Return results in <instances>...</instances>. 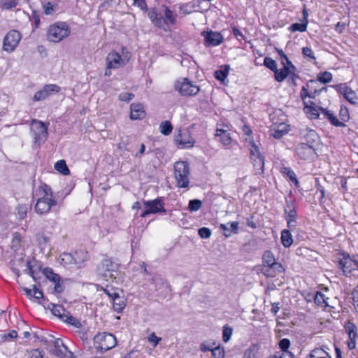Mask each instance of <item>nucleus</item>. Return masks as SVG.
I'll return each mask as SVG.
<instances>
[{
	"label": "nucleus",
	"instance_id": "obj_1",
	"mask_svg": "<svg viewBox=\"0 0 358 358\" xmlns=\"http://www.w3.org/2000/svg\"><path fill=\"white\" fill-rule=\"evenodd\" d=\"M32 198L36 201L35 211L39 215L48 213L57 205L50 187L45 183L34 189Z\"/></svg>",
	"mask_w": 358,
	"mask_h": 358
},
{
	"label": "nucleus",
	"instance_id": "obj_2",
	"mask_svg": "<svg viewBox=\"0 0 358 358\" xmlns=\"http://www.w3.org/2000/svg\"><path fill=\"white\" fill-rule=\"evenodd\" d=\"M70 27L66 22H57L50 24L46 31L47 40L52 43H59L70 34Z\"/></svg>",
	"mask_w": 358,
	"mask_h": 358
},
{
	"label": "nucleus",
	"instance_id": "obj_3",
	"mask_svg": "<svg viewBox=\"0 0 358 358\" xmlns=\"http://www.w3.org/2000/svg\"><path fill=\"white\" fill-rule=\"evenodd\" d=\"M97 271L99 275L106 281L113 282L120 274L117 270V265L108 259L102 261L99 265Z\"/></svg>",
	"mask_w": 358,
	"mask_h": 358
},
{
	"label": "nucleus",
	"instance_id": "obj_4",
	"mask_svg": "<svg viewBox=\"0 0 358 358\" xmlns=\"http://www.w3.org/2000/svg\"><path fill=\"white\" fill-rule=\"evenodd\" d=\"M174 170L178 187L180 188L187 187L189 182V167L188 163L184 161L177 162L174 164Z\"/></svg>",
	"mask_w": 358,
	"mask_h": 358
},
{
	"label": "nucleus",
	"instance_id": "obj_5",
	"mask_svg": "<svg viewBox=\"0 0 358 358\" xmlns=\"http://www.w3.org/2000/svg\"><path fill=\"white\" fill-rule=\"evenodd\" d=\"M94 345L97 350L107 351L115 346L116 338L112 334L99 333L94 337Z\"/></svg>",
	"mask_w": 358,
	"mask_h": 358
},
{
	"label": "nucleus",
	"instance_id": "obj_6",
	"mask_svg": "<svg viewBox=\"0 0 358 358\" xmlns=\"http://www.w3.org/2000/svg\"><path fill=\"white\" fill-rule=\"evenodd\" d=\"M48 125L37 120H32L31 130L34 134L35 143L40 145L45 141L48 136Z\"/></svg>",
	"mask_w": 358,
	"mask_h": 358
},
{
	"label": "nucleus",
	"instance_id": "obj_7",
	"mask_svg": "<svg viewBox=\"0 0 358 358\" xmlns=\"http://www.w3.org/2000/svg\"><path fill=\"white\" fill-rule=\"evenodd\" d=\"M130 56L127 52H123V55L121 56L116 51H112L109 52L106 57V65H108V68H113L115 69L124 66L129 61Z\"/></svg>",
	"mask_w": 358,
	"mask_h": 358
},
{
	"label": "nucleus",
	"instance_id": "obj_8",
	"mask_svg": "<svg viewBox=\"0 0 358 358\" xmlns=\"http://www.w3.org/2000/svg\"><path fill=\"white\" fill-rule=\"evenodd\" d=\"M176 90L182 96H194L199 92V87L194 85L187 78L178 80L175 84Z\"/></svg>",
	"mask_w": 358,
	"mask_h": 358
},
{
	"label": "nucleus",
	"instance_id": "obj_9",
	"mask_svg": "<svg viewBox=\"0 0 358 358\" xmlns=\"http://www.w3.org/2000/svg\"><path fill=\"white\" fill-rule=\"evenodd\" d=\"M49 308L51 310L52 314L59 317L64 322H66L71 325L78 327L79 322L70 313L66 311L62 306L50 303Z\"/></svg>",
	"mask_w": 358,
	"mask_h": 358
},
{
	"label": "nucleus",
	"instance_id": "obj_10",
	"mask_svg": "<svg viewBox=\"0 0 358 358\" xmlns=\"http://www.w3.org/2000/svg\"><path fill=\"white\" fill-rule=\"evenodd\" d=\"M21 40V34L17 30L9 31L3 38V49L6 52H12L17 47Z\"/></svg>",
	"mask_w": 358,
	"mask_h": 358
},
{
	"label": "nucleus",
	"instance_id": "obj_11",
	"mask_svg": "<svg viewBox=\"0 0 358 358\" xmlns=\"http://www.w3.org/2000/svg\"><path fill=\"white\" fill-rule=\"evenodd\" d=\"M144 205L146 210L141 213V216L142 217H145L149 214H155L159 212L166 213V210L164 208V203L162 198L144 201Z\"/></svg>",
	"mask_w": 358,
	"mask_h": 358
},
{
	"label": "nucleus",
	"instance_id": "obj_12",
	"mask_svg": "<svg viewBox=\"0 0 358 358\" xmlns=\"http://www.w3.org/2000/svg\"><path fill=\"white\" fill-rule=\"evenodd\" d=\"M339 268L343 270L345 275L351 273L353 270L358 269V256H344L339 261Z\"/></svg>",
	"mask_w": 358,
	"mask_h": 358
},
{
	"label": "nucleus",
	"instance_id": "obj_13",
	"mask_svg": "<svg viewBox=\"0 0 358 358\" xmlns=\"http://www.w3.org/2000/svg\"><path fill=\"white\" fill-rule=\"evenodd\" d=\"M285 271V268L280 262H275L261 266L260 272L266 278H274Z\"/></svg>",
	"mask_w": 358,
	"mask_h": 358
},
{
	"label": "nucleus",
	"instance_id": "obj_14",
	"mask_svg": "<svg viewBox=\"0 0 358 358\" xmlns=\"http://www.w3.org/2000/svg\"><path fill=\"white\" fill-rule=\"evenodd\" d=\"M60 87L55 84L45 85L43 89L37 91L34 96V101L44 100L53 94L59 92Z\"/></svg>",
	"mask_w": 358,
	"mask_h": 358
},
{
	"label": "nucleus",
	"instance_id": "obj_15",
	"mask_svg": "<svg viewBox=\"0 0 358 358\" xmlns=\"http://www.w3.org/2000/svg\"><path fill=\"white\" fill-rule=\"evenodd\" d=\"M54 354L60 358H75L72 352L68 350L60 338L53 341Z\"/></svg>",
	"mask_w": 358,
	"mask_h": 358
},
{
	"label": "nucleus",
	"instance_id": "obj_16",
	"mask_svg": "<svg viewBox=\"0 0 358 358\" xmlns=\"http://www.w3.org/2000/svg\"><path fill=\"white\" fill-rule=\"evenodd\" d=\"M201 35L204 37L206 46H216L221 44L223 41L222 35L217 31H203Z\"/></svg>",
	"mask_w": 358,
	"mask_h": 358
},
{
	"label": "nucleus",
	"instance_id": "obj_17",
	"mask_svg": "<svg viewBox=\"0 0 358 358\" xmlns=\"http://www.w3.org/2000/svg\"><path fill=\"white\" fill-rule=\"evenodd\" d=\"M175 141L178 146L180 148H192L194 143V141L190 136L189 132L178 131V134L175 136Z\"/></svg>",
	"mask_w": 358,
	"mask_h": 358
},
{
	"label": "nucleus",
	"instance_id": "obj_18",
	"mask_svg": "<svg viewBox=\"0 0 358 358\" xmlns=\"http://www.w3.org/2000/svg\"><path fill=\"white\" fill-rule=\"evenodd\" d=\"M337 90L350 103L355 105L357 103L358 97L355 92L349 87L345 83L338 85L337 86Z\"/></svg>",
	"mask_w": 358,
	"mask_h": 358
},
{
	"label": "nucleus",
	"instance_id": "obj_19",
	"mask_svg": "<svg viewBox=\"0 0 358 358\" xmlns=\"http://www.w3.org/2000/svg\"><path fill=\"white\" fill-rule=\"evenodd\" d=\"M295 150L297 155L303 159H308L315 154V147L305 143L298 144Z\"/></svg>",
	"mask_w": 358,
	"mask_h": 358
},
{
	"label": "nucleus",
	"instance_id": "obj_20",
	"mask_svg": "<svg viewBox=\"0 0 358 358\" xmlns=\"http://www.w3.org/2000/svg\"><path fill=\"white\" fill-rule=\"evenodd\" d=\"M44 275L50 281L55 283L54 291L57 293H61L63 291V287L60 284V277L58 274L54 273L52 268H45L43 271Z\"/></svg>",
	"mask_w": 358,
	"mask_h": 358
},
{
	"label": "nucleus",
	"instance_id": "obj_21",
	"mask_svg": "<svg viewBox=\"0 0 358 358\" xmlns=\"http://www.w3.org/2000/svg\"><path fill=\"white\" fill-rule=\"evenodd\" d=\"M148 17L155 26L164 30L166 29L167 22L166 20L163 17L162 13L156 9H151L148 13Z\"/></svg>",
	"mask_w": 358,
	"mask_h": 358
},
{
	"label": "nucleus",
	"instance_id": "obj_22",
	"mask_svg": "<svg viewBox=\"0 0 358 358\" xmlns=\"http://www.w3.org/2000/svg\"><path fill=\"white\" fill-rule=\"evenodd\" d=\"M300 135L306 141L305 143H307L313 147H315V143L319 138V136L315 130L307 127L300 130Z\"/></svg>",
	"mask_w": 358,
	"mask_h": 358
},
{
	"label": "nucleus",
	"instance_id": "obj_23",
	"mask_svg": "<svg viewBox=\"0 0 358 358\" xmlns=\"http://www.w3.org/2000/svg\"><path fill=\"white\" fill-rule=\"evenodd\" d=\"M145 115L144 107L141 103H132L130 106V118L131 120H141Z\"/></svg>",
	"mask_w": 358,
	"mask_h": 358
},
{
	"label": "nucleus",
	"instance_id": "obj_24",
	"mask_svg": "<svg viewBox=\"0 0 358 358\" xmlns=\"http://www.w3.org/2000/svg\"><path fill=\"white\" fill-rule=\"evenodd\" d=\"M238 222H233L228 224H221L220 229L223 231V235L228 238L231 236L232 234H236L238 232Z\"/></svg>",
	"mask_w": 358,
	"mask_h": 358
},
{
	"label": "nucleus",
	"instance_id": "obj_25",
	"mask_svg": "<svg viewBox=\"0 0 358 358\" xmlns=\"http://www.w3.org/2000/svg\"><path fill=\"white\" fill-rule=\"evenodd\" d=\"M150 287L149 290L150 292H157L167 285L166 282L162 278L158 276H153L150 283Z\"/></svg>",
	"mask_w": 358,
	"mask_h": 358
},
{
	"label": "nucleus",
	"instance_id": "obj_26",
	"mask_svg": "<svg viewBox=\"0 0 358 358\" xmlns=\"http://www.w3.org/2000/svg\"><path fill=\"white\" fill-rule=\"evenodd\" d=\"M73 255L74 264L78 267H80L90 257L88 252L83 250L76 251Z\"/></svg>",
	"mask_w": 358,
	"mask_h": 358
},
{
	"label": "nucleus",
	"instance_id": "obj_27",
	"mask_svg": "<svg viewBox=\"0 0 358 358\" xmlns=\"http://www.w3.org/2000/svg\"><path fill=\"white\" fill-rule=\"evenodd\" d=\"M289 127L285 124H281L278 128H273L270 130L271 136L276 139H279L289 131Z\"/></svg>",
	"mask_w": 358,
	"mask_h": 358
},
{
	"label": "nucleus",
	"instance_id": "obj_28",
	"mask_svg": "<svg viewBox=\"0 0 358 358\" xmlns=\"http://www.w3.org/2000/svg\"><path fill=\"white\" fill-rule=\"evenodd\" d=\"M215 136L219 138V141L224 145H229L231 142V138L229 136V134L227 130L223 129L217 128L216 129Z\"/></svg>",
	"mask_w": 358,
	"mask_h": 358
},
{
	"label": "nucleus",
	"instance_id": "obj_29",
	"mask_svg": "<svg viewBox=\"0 0 358 358\" xmlns=\"http://www.w3.org/2000/svg\"><path fill=\"white\" fill-rule=\"evenodd\" d=\"M113 296V308L115 311L120 313L126 306L124 299L118 294H114Z\"/></svg>",
	"mask_w": 358,
	"mask_h": 358
},
{
	"label": "nucleus",
	"instance_id": "obj_30",
	"mask_svg": "<svg viewBox=\"0 0 358 358\" xmlns=\"http://www.w3.org/2000/svg\"><path fill=\"white\" fill-rule=\"evenodd\" d=\"M321 112L324 115V117L328 119L333 125L336 127H341L344 125V124L339 121L335 114L331 111L324 108H321Z\"/></svg>",
	"mask_w": 358,
	"mask_h": 358
},
{
	"label": "nucleus",
	"instance_id": "obj_31",
	"mask_svg": "<svg viewBox=\"0 0 358 358\" xmlns=\"http://www.w3.org/2000/svg\"><path fill=\"white\" fill-rule=\"evenodd\" d=\"M283 67L280 69H276L275 72V78L278 82L283 81L289 73L290 65L286 66L284 62H282Z\"/></svg>",
	"mask_w": 358,
	"mask_h": 358
},
{
	"label": "nucleus",
	"instance_id": "obj_32",
	"mask_svg": "<svg viewBox=\"0 0 358 358\" xmlns=\"http://www.w3.org/2000/svg\"><path fill=\"white\" fill-rule=\"evenodd\" d=\"M281 243L285 248H289L293 243L292 236L289 229H283L281 231Z\"/></svg>",
	"mask_w": 358,
	"mask_h": 358
},
{
	"label": "nucleus",
	"instance_id": "obj_33",
	"mask_svg": "<svg viewBox=\"0 0 358 358\" xmlns=\"http://www.w3.org/2000/svg\"><path fill=\"white\" fill-rule=\"evenodd\" d=\"M321 107H317L314 104L311 106L304 107L303 110L310 118L316 119L320 115L319 111H321Z\"/></svg>",
	"mask_w": 358,
	"mask_h": 358
},
{
	"label": "nucleus",
	"instance_id": "obj_34",
	"mask_svg": "<svg viewBox=\"0 0 358 358\" xmlns=\"http://www.w3.org/2000/svg\"><path fill=\"white\" fill-rule=\"evenodd\" d=\"M230 66L229 65H223L220 69L215 72V77L217 80L222 82L227 77Z\"/></svg>",
	"mask_w": 358,
	"mask_h": 358
},
{
	"label": "nucleus",
	"instance_id": "obj_35",
	"mask_svg": "<svg viewBox=\"0 0 358 358\" xmlns=\"http://www.w3.org/2000/svg\"><path fill=\"white\" fill-rule=\"evenodd\" d=\"M328 298L326 297L322 293L320 292H317L314 296V301L315 304L322 307H327L329 306Z\"/></svg>",
	"mask_w": 358,
	"mask_h": 358
},
{
	"label": "nucleus",
	"instance_id": "obj_36",
	"mask_svg": "<svg viewBox=\"0 0 358 358\" xmlns=\"http://www.w3.org/2000/svg\"><path fill=\"white\" fill-rule=\"evenodd\" d=\"M345 331L348 333L350 340H356L357 337V327L350 321L345 325Z\"/></svg>",
	"mask_w": 358,
	"mask_h": 358
},
{
	"label": "nucleus",
	"instance_id": "obj_37",
	"mask_svg": "<svg viewBox=\"0 0 358 358\" xmlns=\"http://www.w3.org/2000/svg\"><path fill=\"white\" fill-rule=\"evenodd\" d=\"M308 357L309 358H331L328 352L320 348L313 350Z\"/></svg>",
	"mask_w": 358,
	"mask_h": 358
},
{
	"label": "nucleus",
	"instance_id": "obj_38",
	"mask_svg": "<svg viewBox=\"0 0 358 358\" xmlns=\"http://www.w3.org/2000/svg\"><path fill=\"white\" fill-rule=\"evenodd\" d=\"M164 13L165 16V20L168 23L171 25H173L176 22V15L173 13V12L170 10L167 6H163Z\"/></svg>",
	"mask_w": 358,
	"mask_h": 358
},
{
	"label": "nucleus",
	"instance_id": "obj_39",
	"mask_svg": "<svg viewBox=\"0 0 358 358\" xmlns=\"http://www.w3.org/2000/svg\"><path fill=\"white\" fill-rule=\"evenodd\" d=\"M55 169L64 176H67L70 173V171L66 164V162L63 159L59 160L55 163Z\"/></svg>",
	"mask_w": 358,
	"mask_h": 358
},
{
	"label": "nucleus",
	"instance_id": "obj_40",
	"mask_svg": "<svg viewBox=\"0 0 358 358\" xmlns=\"http://www.w3.org/2000/svg\"><path fill=\"white\" fill-rule=\"evenodd\" d=\"M277 262L273 253L271 250H266L262 255V264L267 265Z\"/></svg>",
	"mask_w": 358,
	"mask_h": 358
},
{
	"label": "nucleus",
	"instance_id": "obj_41",
	"mask_svg": "<svg viewBox=\"0 0 358 358\" xmlns=\"http://www.w3.org/2000/svg\"><path fill=\"white\" fill-rule=\"evenodd\" d=\"M281 173L285 174L289 180L294 183L296 187H299V182L296 178L295 173L289 167H282Z\"/></svg>",
	"mask_w": 358,
	"mask_h": 358
},
{
	"label": "nucleus",
	"instance_id": "obj_42",
	"mask_svg": "<svg viewBox=\"0 0 358 358\" xmlns=\"http://www.w3.org/2000/svg\"><path fill=\"white\" fill-rule=\"evenodd\" d=\"M18 0H0V10H8L15 8Z\"/></svg>",
	"mask_w": 358,
	"mask_h": 358
},
{
	"label": "nucleus",
	"instance_id": "obj_43",
	"mask_svg": "<svg viewBox=\"0 0 358 358\" xmlns=\"http://www.w3.org/2000/svg\"><path fill=\"white\" fill-rule=\"evenodd\" d=\"M60 263L64 266L74 264L73 254L67 252L62 254L60 255Z\"/></svg>",
	"mask_w": 358,
	"mask_h": 358
},
{
	"label": "nucleus",
	"instance_id": "obj_44",
	"mask_svg": "<svg viewBox=\"0 0 358 358\" xmlns=\"http://www.w3.org/2000/svg\"><path fill=\"white\" fill-rule=\"evenodd\" d=\"M249 149H250V156H251L252 161H254V158L259 159V158H263L264 157L261 155L257 145H256L254 142H250V148Z\"/></svg>",
	"mask_w": 358,
	"mask_h": 358
},
{
	"label": "nucleus",
	"instance_id": "obj_45",
	"mask_svg": "<svg viewBox=\"0 0 358 358\" xmlns=\"http://www.w3.org/2000/svg\"><path fill=\"white\" fill-rule=\"evenodd\" d=\"M286 220H296V211L292 206L288 205L285 208Z\"/></svg>",
	"mask_w": 358,
	"mask_h": 358
},
{
	"label": "nucleus",
	"instance_id": "obj_46",
	"mask_svg": "<svg viewBox=\"0 0 358 358\" xmlns=\"http://www.w3.org/2000/svg\"><path fill=\"white\" fill-rule=\"evenodd\" d=\"M173 129V127L169 121L162 122L159 125V131L164 135H169Z\"/></svg>",
	"mask_w": 358,
	"mask_h": 358
},
{
	"label": "nucleus",
	"instance_id": "obj_47",
	"mask_svg": "<svg viewBox=\"0 0 358 358\" xmlns=\"http://www.w3.org/2000/svg\"><path fill=\"white\" fill-rule=\"evenodd\" d=\"M308 24L303 22L302 23H294L290 25L289 30L292 32L300 31L303 32L307 29Z\"/></svg>",
	"mask_w": 358,
	"mask_h": 358
},
{
	"label": "nucleus",
	"instance_id": "obj_48",
	"mask_svg": "<svg viewBox=\"0 0 358 358\" xmlns=\"http://www.w3.org/2000/svg\"><path fill=\"white\" fill-rule=\"evenodd\" d=\"M180 11L184 15H189L194 10V6L191 3H182L179 5Z\"/></svg>",
	"mask_w": 358,
	"mask_h": 358
},
{
	"label": "nucleus",
	"instance_id": "obj_49",
	"mask_svg": "<svg viewBox=\"0 0 358 358\" xmlns=\"http://www.w3.org/2000/svg\"><path fill=\"white\" fill-rule=\"evenodd\" d=\"M253 166L257 173H262L264 171V158H254L252 161Z\"/></svg>",
	"mask_w": 358,
	"mask_h": 358
},
{
	"label": "nucleus",
	"instance_id": "obj_50",
	"mask_svg": "<svg viewBox=\"0 0 358 358\" xmlns=\"http://www.w3.org/2000/svg\"><path fill=\"white\" fill-rule=\"evenodd\" d=\"M202 206L201 201L199 199L190 200L188 205V210L190 212H196L199 210Z\"/></svg>",
	"mask_w": 358,
	"mask_h": 358
},
{
	"label": "nucleus",
	"instance_id": "obj_51",
	"mask_svg": "<svg viewBox=\"0 0 358 358\" xmlns=\"http://www.w3.org/2000/svg\"><path fill=\"white\" fill-rule=\"evenodd\" d=\"M332 80V74L329 71L320 73L317 75V80L322 83H328Z\"/></svg>",
	"mask_w": 358,
	"mask_h": 358
},
{
	"label": "nucleus",
	"instance_id": "obj_52",
	"mask_svg": "<svg viewBox=\"0 0 358 358\" xmlns=\"http://www.w3.org/2000/svg\"><path fill=\"white\" fill-rule=\"evenodd\" d=\"M264 64L273 71H275L277 69L276 62L270 57L264 58Z\"/></svg>",
	"mask_w": 358,
	"mask_h": 358
},
{
	"label": "nucleus",
	"instance_id": "obj_53",
	"mask_svg": "<svg viewBox=\"0 0 358 358\" xmlns=\"http://www.w3.org/2000/svg\"><path fill=\"white\" fill-rule=\"evenodd\" d=\"M231 335H232V329L229 327L227 325L224 326L223 335H222L224 342H225V343L228 342L230 340Z\"/></svg>",
	"mask_w": 358,
	"mask_h": 358
},
{
	"label": "nucleus",
	"instance_id": "obj_54",
	"mask_svg": "<svg viewBox=\"0 0 358 358\" xmlns=\"http://www.w3.org/2000/svg\"><path fill=\"white\" fill-rule=\"evenodd\" d=\"M43 351L39 349L32 350L27 353V358H43Z\"/></svg>",
	"mask_w": 358,
	"mask_h": 358
},
{
	"label": "nucleus",
	"instance_id": "obj_55",
	"mask_svg": "<svg viewBox=\"0 0 358 358\" xmlns=\"http://www.w3.org/2000/svg\"><path fill=\"white\" fill-rule=\"evenodd\" d=\"M213 356L215 358H224V349L221 347H216L211 350Z\"/></svg>",
	"mask_w": 358,
	"mask_h": 358
},
{
	"label": "nucleus",
	"instance_id": "obj_56",
	"mask_svg": "<svg viewBox=\"0 0 358 358\" xmlns=\"http://www.w3.org/2000/svg\"><path fill=\"white\" fill-rule=\"evenodd\" d=\"M198 234L201 238H208L211 236V231L207 227H202L199 229Z\"/></svg>",
	"mask_w": 358,
	"mask_h": 358
},
{
	"label": "nucleus",
	"instance_id": "obj_57",
	"mask_svg": "<svg viewBox=\"0 0 358 358\" xmlns=\"http://www.w3.org/2000/svg\"><path fill=\"white\" fill-rule=\"evenodd\" d=\"M271 358H294V356L290 351H285L273 355Z\"/></svg>",
	"mask_w": 358,
	"mask_h": 358
},
{
	"label": "nucleus",
	"instance_id": "obj_58",
	"mask_svg": "<svg viewBox=\"0 0 358 358\" xmlns=\"http://www.w3.org/2000/svg\"><path fill=\"white\" fill-rule=\"evenodd\" d=\"M290 346V341L287 338H282L279 341V347L282 352L289 351L288 349Z\"/></svg>",
	"mask_w": 358,
	"mask_h": 358
},
{
	"label": "nucleus",
	"instance_id": "obj_59",
	"mask_svg": "<svg viewBox=\"0 0 358 358\" xmlns=\"http://www.w3.org/2000/svg\"><path fill=\"white\" fill-rule=\"evenodd\" d=\"M17 215L18 218L23 220L27 215V207L25 206H18L17 208Z\"/></svg>",
	"mask_w": 358,
	"mask_h": 358
},
{
	"label": "nucleus",
	"instance_id": "obj_60",
	"mask_svg": "<svg viewBox=\"0 0 358 358\" xmlns=\"http://www.w3.org/2000/svg\"><path fill=\"white\" fill-rule=\"evenodd\" d=\"M302 53L304 57H308L311 59H315V57L314 55V52L309 47H303L302 48Z\"/></svg>",
	"mask_w": 358,
	"mask_h": 358
},
{
	"label": "nucleus",
	"instance_id": "obj_61",
	"mask_svg": "<svg viewBox=\"0 0 358 358\" xmlns=\"http://www.w3.org/2000/svg\"><path fill=\"white\" fill-rule=\"evenodd\" d=\"M134 97V94L129 92L120 93L119 95V99L122 101L128 102Z\"/></svg>",
	"mask_w": 358,
	"mask_h": 358
},
{
	"label": "nucleus",
	"instance_id": "obj_62",
	"mask_svg": "<svg viewBox=\"0 0 358 358\" xmlns=\"http://www.w3.org/2000/svg\"><path fill=\"white\" fill-rule=\"evenodd\" d=\"M352 299L354 306L357 310V312H358V285L355 287L352 292Z\"/></svg>",
	"mask_w": 358,
	"mask_h": 358
},
{
	"label": "nucleus",
	"instance_id": "obj_63",
	"mask_svg": "<svg viewBox=\"0 0 358 358\" xmlns=\"http://www.w3.org/2000/svg\"><path fill=\"white\" fill-rule=\"evenodd\" d=\"M36 237L37 241L41 245H45L48 242V238H47L43 234H38Z\"/></svg>",
	"mask_w": 358,
	"mask_h": 358
},
{
	"label": "nucleus",
	"instance_id": "obj_64",
	"mask_svg": "<svg viewBox=\"0 0 358 358\" xmlns=\"http://www.w3.org/2000/svg\"><path fill=\"white\" fill-rule=\"evenodd\" d=\"M32 296H34L36 299H40L43 297V292L41 290L38 289L36 285H34V287H33Z\"/></svg>",
	"mask_w": 358,
	"mask_h": 358
}]
</instances>
